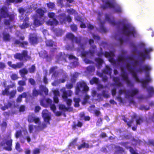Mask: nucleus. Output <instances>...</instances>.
Here are the masks:
<instances>
[{
    "mask_svg": "<svg viewBox=\"0 0 154 154\" xmlns=\"http://www.w3.org/2000/svg\"><path fill=\"white\" fill-rule=\"evenodd\" d=\"M126 66L136 81L141 83L142 87L146 88L149 97H152L154 95V88L152 86H149L148 87L146 86V85L152 81V79L149 75V72L151 70V66L148 64H145L142 67H140L137 69V72L141 73L144 71L146 73L145 79H142L140 80L138 77L136 73L134 71V68L132 67L129 63L126 64Z\"/></svg>",
    "mask_w": 154,
    "mask_h": 154,
    "instance_id": "obj_1",
    "label": "nucleus"
},
{
    "mask_svg": "<svg viewBox=\"0 0 154 154\" xmlns=\"http://www.w3.org/2000/svg\"><path fill=\"white\" fill-rule=\"evenodd\" d=\"M0 14L2 17L5 18L3 20L4 25L11 29L13 27L12 23L14 21V14H10L8 8L5 6H3L0 9Z\"/></svg>",
    "mask_w": 154,
    "mask_h": 154,
    "instance_id": "obj_2",
    "label": "nucleus"
},
{
    "mask_svg": "<svg viewBox=\"0 0 154 154\" xmlns=\"http://www.w3.org/2000/svg\"><path fill=\"white\" fill-rule=\"evenodd\" d=\"M13 140L10 134L5 136L2 141L0 143V147H4V149L8 151L12 150Z\"/></svg>",
    "mask_w": 154,
    "mask_h": 154,
    "instance_id": "obj_3",
    "label": "nucleus"
},
{
    "mask_svg": "<svg viewBox=\"0 0 154 154\" xmlns=\"http://www.w3.org/2000/svg\"><path fill=\"white\" fill-rule=\"evenodd\" d=\"M89 88L87 84L84 81H80L77 83L75 88V94L78 95L82 92H87L89 90Z\"/></svg>",
    "mask_w": 154,
    "mask_h": 154,
    "instance_id": "obj_4",
    "label": "nucleus"
},
{
    "mask_svg": "<svg viewBox=\"0 0 154 154\" xmlns=\"http://www.w3.org/2000/svg\"><path fill=\"white\" fill-rule=\"evenodd\" d=\"M122 30L123 34L126 36L132 35L134 37L135 35L136 34V32L134 28L128 24H123Z\"/></svg>",
    "mask_w": 154,
    "mask_h": 154,
    "instance_id": "obj_5",
    "label": "nucleus"
},
{
    "mask_svg": "<svg viewBox=\"0 0 154 154\" xmlns=\"http://www.w3.org/2000/svg\"><path fill=\"white\" fill-rule=\"evenodd\" d=\"M14 57L15 59L20 61L23 60L25 62L31 59V57L28 55V51L26 50H23L21 53H16L14 55Z\"/></svg>",
    "mask_w": 154,
    "mask_h": 154,
    "instance_id": "obj_6",
    "label": "nucleus"
},
{
    "mask_svg": "<svg viewBox=\"0 0 154 154\" xmlns=\"http://www.w3.org/2000/svg\"><path fill=\"white\" fill-rule=\"evenodd\" d=\"M121 76L122 78V79L126 82L128 86L130 87H134V83L131 82L129 79L127 73L123 69H121Z\"/></svg>",
    "mask_w": 154,
    "mask_h": 154,
    "instance_id": "obj_7",
    "label": "nucleus"
},
{
    "mask_svg": "<svg viewBox=\"0 0 154 154\" xmlns=\"http://www.w3.org/2000/svg\"><path fill=\"white\" fill-rule=\"evenodd\" d=\"M153 51V49L151 48H146L143 51V52H141L139 54L140 57L141 58V62H143L146 58L148 59L150 58L149 53Z\"/></svg>",
    "mask_w": 154,
    "mask_h": 154,
    "instance_id": "obj_8",
    "label": "nucleus"
},
{
    "mask_svg": "<svg viewBox=\"0 0 154 154\" xmlns=\"http://www.w3.org/2000/svg\"><path fill=\"white\" fill-rule=\"evenodd\" d=\"M66 37L67 38L71 41L72 42H74L77 44H80L82 40V37H75L74 35L71 32L67 33L66 35Z\"/></svg>",
    "mask_w": 154,
    "mask_h": 154,
    "instance_id": "obj_9",
    "label": "nucleus"
},
{
    "mask_svg": "<svg viewBox=\"0 0 154 154\" xmlns=\"http://www.w3.org/2000/svg\"><path fill=\"white\" fill-rule=\"evenodd\" d=\"M60 91L62 93V97L65 100H67L68 97L71 96L72 93V92L71 90L66 91L65 87L61 89Z\"/></svg>",
    "mask_w": 154,
    "mask_h": 154,
    "instance_id": "obj_10",
    "label": "nucleus"
},
{
    "mask_svg": "<svg viewBox=\"0 0 154 154\" xmlns=\"http://www.w3.org/2000/svg\"><path fill=\"white\" fill-rule=\"evenodd\" d=\"M42 116L44 121L46 122L47 124H50V121L51 119V116L48 113L47 110L45 109L42 111Z\"/></svg>",
    "mask_w": 154,
    "mask_h": 154,
    "instance_id": "obj_11",
    "label": "nucleus"
},
{
    "mask_svg": "<svg viewBox=\"0 0 154 154\" xmlns=\"http://www.w3.org/2000/svg\"><path fill=\"white\" fill-rule=\"evenodd\" d=\"M116 3L115 0H111V2L107 1L105 2V5H103L101 6V8L103 9L108 8H113Z\"/></svg>",
    "mask_w": 154,
    "mask_h": 154,
    "instance_id": "obj_12",
    "label": "nucleus"
},
{
    "mask_svg": "<svg viewBox=\"0 0 154 154\" xmlns=\"http://www.w3.org/2000/svg\"><path fill=\"white\" fill-rule=\"evenodd\" d=\"M29 18L27 16H26L22 20H20L23 22L22 24L19 26L21 29H24L29 27L30 26V23H29Z\"/></svg>",
    "mask_w": 154,
    "mask_h": 154,
    "instance_id": "obj_13",
    "label": "nucleus"
},
{
    "mask_svg": "<svg viewBox=\"0 0 154 154\" xmlns=\"http://www.w3.org/2000/svg\"><path fill=\"white\" fill-rule=\"evenodd\" d=\"M45 19L41 17H35L34 20V24L35 26H39L43 24Z\"/></svg>",
    "mask_w": 154,
    "mask_h": 154,
    "instance_id": "obj_14",
    "label": "nucleus"
},
{
    "mask_svg": "<svg viewBox=\"0 0 154 154\" xmlns=\"http://www.w3.org/2000/svg\"><path fill=\"white\" fill-rule=\"evenodd\" d=\"M29 43L32 45H36L39 42L38 38L36 35L31 36L29 38Z\"/></svg>",
    "mask_w": 154,
    "mask_h": 154,
    "instance_id": "obj_15",
    "label": "nucleus"
},
{
    "mask_svg": "<svg viewBox=\"0 0 154 154\" xmlns=\"http://www.w3.org/2000/svg\"><path fill=\"white\" fill-rule=\"evenodd\" d=\"M115 148L114 154H127L123 148L119 146H115Z\"/></svg>",
    "mask_w": 154,
    "mask_h": 154,
    "instance_id": "obj_16",
    "label": "nucleus"
},
{
    "mask_svg": "<svg viewBox=\"0 0 154 154\" xmlns=\"http://www.w3.org/2000/svg\"><path fill=\"white\" fill-rule=\"evenodd\" d=\"M2 38L5 42H9L11 39V35L9 33L6 31H4L2 33Z\"/></svg>",
    "mask_w": 154,
    "mask_h": 154,
    "instance_id": "obj_17",
    "label": "nucleus"
},
{
    "mask_svg": "<svg viewBox=\"0 0 154 154\" xmlns=\"http://www.w3.org/2000/svg\"><path fill=\"white\" fill-rule=\"evenodd\" d=\"M139 93V90L137 89L134 88L131 90L130 91H129L128 93V97H133L134 95L137 94Z\"/></svg>",
    "mask_w": 154,
    "mask_h": 154,
    "instance_id": "obj_18",
    "label": "nucleus"
},
{
    "mask_svg": "<svg viewBox=\"0 0 154 154\" xmlns=\"http://www.w3.org/2000/svg\"><path fill=\"white\" fill-rule=\"evenodd\" d=\"M57 61L59 63L60 61H63L66 62H67L66 56L65 55H63L61 53H59L58 55L57 56Z\"/></svg>",
    "mask_w": 154,
    "mask_h": 154,
    "instance_id": "obj_19",
    "label": "nucleus"
},
{
    "mask_svg": "<svg viewBox=\"0 0 154 154\" xmlns=\"http://www.w3.org/2000/svg\"><path fill=\"white\" fill-rule=\"evenodd\" d=\"M94 60L97 63L96 66L98 68H100L102 66V64L104 63L103 60L99 57H96L95 58Z\"/></svg>",
    "mask_w": 154,
    "mask_h": 154,
    "instance_id": "obj_20",
    "label": "nucleus"
},
{
    "mask_svg": "<svg viewBox=\"0 0 154 154\" xmlns=\"http://www.w3.org/2000/svg\"><path fill=\"white\" fill-rule=\"evenodd\" d=\"M112 69L110 68L109 66L107 65L106 66L105 68L103 69L102 72L103 73L111 75L112 73Z\"/></svg>",
    "mask_w": 154,
    "mask_h": 154,
    "instance_id": "obj_21",
    "label": "nucleus"
},
{
    "mask_svg": "<svg viewBox=\"0 0 154 154\" xmlns=\"http://www.w3.org/2000/svg\"><path fill=\"white\" fill-rule=\"evenodd\" d=\"M37 14L39 15L38 17H41V18L45 19L46 17V16H44L45 11L41 8H38L36 10Z\"/></svg>",
    "mask_w": 154,
    "mask_h": 154,
    "instance_id": "obj_22",
    "label": "nucleus"
},
{
    "mask_svg": "<svg viewBox=\"0 0 154 154\" xmlns=\"http://www.w3.org/2000/svg\"><path fill=\"white\" fill-rule=\"evenodd\" d=\"M79 116L80 120H84L85 121H89L90 119V117L89 116H85V113L84 112H81Z\"/></svg>",
    "mask_w": 154,
    "mask_h": 154,
    "instance_id": "obj_23",
    "label": "nucleus"
},
{
    "mask_svg": "<svg viewBox=\"0 0 154 154\" xmlns=\"http://www.w3.org/2000/svg\"><path fill=\"white\" fill-rule=\"evenodd\" d=\"M105 18L106 20L108 21L110 24L113 25H117L114 19H113L112 20H111L108 14H106ZM113 19H114L113 18Z\"/></svg>",
    "mask_w": 154,
    "mask_h": 154,
    "instance_id": "obj_24",
    "label": "nucleus"
},
{
    "mask_svg": "<svg viewBox=\"0 0 154 154\" xmlns=\"http://www.w3.org/2000/svg\"><path fill=\"white\" fill-rule=\"evenodd\" d=\"M47 23L48 25L51 26L54 25H57L58 24V22L55 18H54L52 21L48 20L47 22Z\"/></svg>",
    "mask_w": 154,
    "mask_h": 154,
    "instance_id": "obj_25",
    "label": "nucleus"
},
{
    "mask_svg": "<svg viewBox=\"0 0 154 154\" xmlns=\"http://www.w3.org/2000/svg\"><path fill=\"white\" fill-rule=\"evenodd\" d=\"M113 8L114 9L116 13H120L122 12V9L121 6L116 2V3Z\"/></svg>",
    "mask_w": 154,
    "mask_h": 154,
    "instance_id": "obj_26",
    "label": "nucleus"
},
{
    "mask_svg": "<svg viewBox=\"0 0 154 154\" xmlns=\"http://www.w3.org/2000/svg\"><path fill=\"white\" fill-rule=\"evenodd\" d=\"M18 11L19 13L21 14V16L20 17V20H22L23 18V15L26 12V10L22 7H20L18 9Z\"/></svg>",
    "mask_w": 154,
    "mask_h": 154,
    "instance_id": "obj_27",
    "label": "nucleus"
},
{
    "mask_svg": "<svg viewBox=\"0 0 154 154\" xmlns=\"http://www.w3.org/2000/svg\"><path fill=\"white\" fill-rule=\"evenodd\" d=\"M66 14L64 13L59 14L58 16V19L61 23H65Z\"/></svg>",
    "mask_w": 154,
    "mask_h": 154,
    "instance_id": "obj_28",
    "label": "nucleus"
},
{
    "mask_svg": "<svg viewBox=\"0 0 154 154\" xmlns=\"http://www.w3.org/2000/svg\"><path fill=\"white\" fill-rule=\"evenodd\" d=\"M89 145L88 143H86L84 142L79 145L77 149L78 150H80L82 148H89Z\"/></svg>",
    "mask_w": 154,
    "mask_h": 154,
    "instance_id": "obj_29",
    "label": "nucleus"
},
{
    "mask_svg": "<svg viewBox=\"0 0 154 154\" xmlns=\"http://www.w3.org/2000/svg\"><path fill=\"white\" fill-rule=\"evenodd\" d=\"M17 94V91L16 90H13L9 91L8 96L10 99L14 98Z\"/></svg>",
    "mask_w": 154,
    "mask_h": 154,
    "instance_id": "obj_30",
    "label": "nucleus"
},
{
    "mask_svg": "<svg viewBox=\"0 0 154 154\" xmlns=\"http://www.w3.org/2000/svg\"><path fill=\"white\" fill-rule=\"evenodd\" d=\"M78 76V73L77 72H75L72 75L70 79V81L72 83H74L76 82Z\"/></svg>",
    "mask_w": 154,
    "mask_h": 154,
    "instance_id": "obj_31",
    "label": "nucleus"
},
{
    "mask_svg": "<svg viewBox=\"0 0 154 154\" xmlns=\"http://www.w3.org/2000/svg\"><path fill=\"white\" fill-rule=\"evenodd\" d=\"M104 55L105 57L106 58H109L111 57H113L114 56V54L112 51H110L108 52L105 51L104 54Z\"/></svg>",
    "mask_w": 154,
    "mask_h": 154,
    "instance_id": "obj_32",
    "label": "nucleus"
},
{
    "mask_svg": "<svg viewBox=\"0 0 154 154\" xmlns=\"http://www.w3.org/2000/svg\"><path fill=\"white\" fill-rule=\"evenodd\" d=\"M59 108L60 110L64 111H68L69 109L70 108L69 107H66V106L63 104L59 105Z\"/></svg>",
    "mask_w": 154,
    "mask_h": 154,
    "instance_id": "obj_33",
    "label": "nucleus"
},
{
    "mask_svg": "<svg viewBox=\"0 0 154 154\" xmlns=\"http://www.w3.org/2000/svg\"><path fill=\"white\" fill-rule=\"evenodd\" d=\"M27 70L25 68H23L19 70V72L22 77H24V76L28 73Z\"/></svg>",
    "mask_w": 154,
    "mask_h": 154,
    "instance_id": "obj_34",
    "label": "nucleus"
},
{
    "mask_svg": "<svg viewBox=\"0 0 154 154\" xmlns=\"http://www.w3.org/2000/svg\"><path fill=\"white\" fill-rule=\"evenodd\" d=\"M41 94L40 93L39 91L36 89L35 88H34L32 91V96L33 97H37L39 94Z\"/></svg>",
    "mask_w": 154,
    "mask_h": 154,
    "instance_id": "obj_35",
    "label": "nucleus"
},
{
    "mask_svg": "<svg viewBox=\"0 0 154 154\" xmlns=\"http://www.w3.org/2000/svg\"><path fill=\"white\" fill-rule=\"evenodd\" d=\"M73 101L75 102L74 106L75 107H78L79 106V103L80 99L79 98H73Z\"/></svg>",
    "mask_w": 154,
    "mask_h": 154,
    "instance_id": "obj_36",
    "label": "nucleus"
},
{
    "mask_svg": "<svg viewBox=\"0 0 154 154\" xmlns=\"http://www.w3.org/2000/svg\"><path fill=\"white\" fill-rule=\"evenodd\" d=\"M90 82L92 85L94 84H98L99 83V79L95 77H94L90 80Z\"/></svg>",
    "mask_w": 154,
    "mask_h": 154,
    "instance_id": "obj_37",
    "label": "nucleus"
},
{
    "mask_svg": "<svg viewBox=\"0 0 154 154\" xmlns=\"http://www.w3.org/2000/svg\"><path fill=\"white\" fill-rule=\"evenodd\" d=\"M9 89L8 88H6L4 90L2 91V94L3 96H8L9 95Z\"/></svg>",
    "mask_w": 154,
    "mask_h": 154,
    "instance_id": "obj_38",
    "label": "nucleus"
},
{
    "mask_svg": "<svg viewBox=\"0 0 154 154\" xmlns=\"http://www.w3.org/2000/svg\"><path fill=\"white\" fill-rule=\"evenodd\" d=\"M40 88L41 90L45 93V94L46 95H48V89L45 86L42 85L40 86Z\"/></svg>",
    "mask_w": 154,
    "mask_h": 154,
    "instance_id": "obj_39",
    "label": "nucleus"
},
{
    "mask_svg": "<svg viewBox=\"0 0 154 154\" xmlns=\"http://www.w3.org/2000/svg\"><path fill=\"white\" fill-rule=\"evenodd\" d=\"M77 140L78 138H76L74 139H72V141L69 143V146L75 147V145H76V144Z\"/></svg>",
    "mask_w": 154,
    "mask_h": 154,
    "instance_id": "obj_40",
    "label": "nucleus"
},
{
    "mask_svg": "<svg viewBox=\"0 0 154 154\" xmlns=\"http://www.w3.org/2000/svg\"><path fill=\"white\" fill-rule=\"evenodd\" d=\"M46 46L48 47H52L54 44V42L51 40H47L45 41Z\"/></svg>",
    "mask_w": 154,
    "mask_h": 154,
    "instance_id": "obj_41",
    "label": "nucleus"
},
{
    "mask_svg": "<svg viewBox=\"0 0 154 154\" xmlns=\"http://www.w3.org/2000/svg\"><path fill=\"white\" fill-rule=\"evenodd\" d=\"M136 125H140L143 122V119L141 117H139L136 119Z\"/></svg>",
    "mask_w": 154,
    "mask_h": 154,
    "instance_id": "obj_42",
    "label": "nucleus"
},
{
    "mask_svg": "<svg viewBox=\"0 0 154 154\" xmlns=\"http://www.w3.org/2000/svg\"><path fill=\"white\" fill-rule=\"evenodd\" d=\"M117 60L119 62H123L125 60V59L124 56L121 55L118 56Z\"/></svg>",
    "mask_w": 154,
    "mask_h": 154,
    "instance_id": "obj_43",
    "label": "nucleus"
},
{
    "mask_svg": "<svg viewBox=\"0 0 154 154\" xmlns=\"http://www.w3.org/2000/svg\"><path fill=\"white\" fill-rule=\"evenodd\" d=\"M87 71L89 72H94L95 70V67L94 66H89L86 68Z\"/></svg>",
    "mask_w": 154,
    "mask_h": 154,
    "instance_id": "obj_44",
    "label": "nucleus"
},
{
    "mask_svg": "<svg viewBox=\"0 0 154 154\" xmlns=\"http://www.w3.org/2000/svg\"><path fill=\"white\" fill-rule=\"evenodd\" d=\"M36 68L35 65H32L31 67L29 68V72L30 73H34L35 70Z\"/></svg>",
    "mask_w": 154,
    "mask_h": 154,
    "instance_id": "obj_45",
    "label": "nucleus"
},
{
    "mask_svg": "<svg viewBox=\"0 0 154 154\" xmlns=\"http://www.w3.org/2000/svg\"><path fill=\"white\" fill-rule=\"evenodd\" d=\"M28 45L29 43L27 41H23L21 42L20 46L22 48H25Z\"/></svg>",
    "mask_w": 154,
    "mask_h": 154,
    "instance_id": "obj_46",
    "label": "nucleus"
},
{
    "mask_svg": "<svg viewBox=\"0 0 154 154\" xmlns=\"http://www.w3.org/2000/svg\"><path fill=\"white\" fill-rule=\"evenodd\" d=\"M70 27L71 30L73 32H76L77 30V26L76 25L74 24H71Z\"/></svg>",
    "mask_w": 154,
    "mask_h": 154,
    "instance_id": "obj_47",
    "label": "nucleus"
},
{
    "mask_svg": "<svg viewBox=\"0 0 154 154\" xmlns=\"http://www.w3.org/2000/svg\"><path fill=\"white\" fill-rule=\"evenodd\" d=\"M91 47L93 48V50H90L89 51V52L91 55H93L95 53V49L96 48V47L95 45H92L91 46Z\"/></svg>",
    "mask_w": 154,
    "mask_h": 154,
    "instance_id": "obj_48",
    "label": "nucleus"
},
{
    "mask_svg": "<svg viewBox=\"0 0 154 154\" xmlns=\"http://www.w3.org/2000/svg\"><path fill=\"white\" fill-rule=\"evenodd\" d=\"M129 143L128 142H121L120 144L124 146L126 149H129L131 146H128V144Z\"/></svg>",
    "mask_w": 154,
    "mask_h": 154,
    "instance_id": "obj_49",
    "label": "nucleus"
},
{
    "mask_svg": "<svg viewBox=\"0 0 154 154\" xmlns=\"http://www.w3.org/2000/svg\"><path fill=\"white\" fill-rule=\"evenodd\" d=\"M24 65L23 63V62H18L15 64L16 67L14 68V69H16L17 68H20L22 67Z\"/></svg>",
    "mask_w": 154,
    "mask_h": 154,
    "instance_id": "obj_50",
    "label": "nucleus"
},
{
    "mask_svg": "<svg viewBox=\"0 0 154 154\" xmlns=\"http://www.w3.org/2000/svg\"><path fill=\"white\" fill-rule=\"evenodd\" d=\"M90 97L88 95L86 94L84 97L83 100L82 102L83 104H85L87 102L89 99Z\"/></svg>",
    "mask_w": 154,
    "mask_h": 154,
    "instance_id": "obj_51",
    "label": "nucleus"
},
{
    "mask_svg": "<svg viewBox=\"0 0 154 154\" xmlns=\"http://www.w3.org/2000/svg\"><path fill=\"white\" fill-rule=\"evenodd\" d=\"M47 7L49 8L53 9L55 7L54 4L52 2H49L47 4Z\"/></svg>",
    "mask_w": 154,
    "mask_h": 154,
    "instance_id": "obj_52",
    "label": "nucleus"
},
{
    "mask_svg": "<svg viewBox=\"0 0 154 154\" xmlns=\"http://www.w3.org/2000/svg\"><path fill=\"white\" fill-rule=\"evenodd\" d=\"M23 0H7V3L11 2V3H18L22 2Z\"/></svg>",
    "mask_w": 154,
    "mask_h": 154,
    "instance_id": "obj_53",
    "label": "nucleus"
},
{
    "mask_svg": "<svg viewBox=\"0 0 154 154\" xmlns=\"http://www.w3.org/2000/svg\"><path fill=\"white\" fill-rule=\"evenodd\" d=\"M35 117L32 115H29L28 117V121L29 123L33 122Z\"/></svg>",
    "mask_w": 154,
    "mask_h": 154,
    "instance_id": "obj_54",
    "label": "nucleus"
},
{
    "mask_svg": "<svg viewBox=\"0 0 154 154\" xmlns=\"http://www.w3.org/2000/svg\"><path fill=\"white\" fill-rule=\"evenodd\" d=\"M102 118H100L98 119L97 122H96V126H100L102 125Z\"/></svg>",
    "mask_w": 154,
    "mask_h": 154,
    "instance_id": "obj_55",
    "label": "nucleus"
},
{
    "mask_svg": "<svg viewBox=\"0 0 154 154\" xmlns=\"http://www.w3.org/2000/svg\"><path fill=\"white\" fill-rule=\"evenodd\" d=\"M102 94L103 97L106 98H108L109 96V94H108V92L104 90L102 91Z\"/></svg>",
    "mask_w": 154,
    "mask_h": 154,
    "instance_id": "obj_56",
    "label": "nucleus"
},
{
    "mask_svg": "<svg viewBox=\"0 0 154 154\" xmlns=\"http://www.w3.org/2000/svg\"><path fill=\"white\" fill-rule=\"evenodd\" d=\"M18 84L20 86H23L26 85L25 80H20L18 82Z\"/></svg>",
    "mask_w": 154,
    "mask_h": 154,
    "instance_id": "obj_57",
    "label": "nucleus"
},
{
    "mask_svg": "<svg viewBox=\"0 0 154 154\" xmlns=\"http://www.w3.org/2000/svg\"><path fill=\"white\" fill-rule=\"evenodd\" d=\"M67 12L69 14H73L75 13V11L73 8H70L67 9Z\"/></svg>",
    "mask_w": 154,
    "mask_h": 154,
    "instance_id": "obj_58",
    "label": "nucleus"
},
{
    "mask_svg": "<svg viewBox=\"0 0 154 154\" xmlns=\"http://www.w3.org/2000/svg\"><path fill=\"white\" fill-rule=\"evenodd\" d=\"M29 130L30 133H32V132L34 128H36V126L32 125H29Z\"/></svg>",
    "mask_w": 154,
    "mask_h": 154,
    "instance_id": "obj_59",
    "label": "nucleus"
},
{
    "mask_svg": "<svg viewBox=\"0 0 154 154\" xmlns=\"http://www.w3.org/2000/svg\"><path fill=\"white\" fill-rule=\"evenodd\" d=\"M109 61L112 63L113 65H116V60L112 57H111L109 59Z\"/></svg>",
    "mask_w": 154,
    "mask_h": 154,
    "instance_id": "obj_60",
    "label": "nucleus"
},
{
    "mask_svg": "<svg viewBox=\"0 0 154 154\" xmlns=\"http://www.w3.org/2000/svg\"><path fill=\"white\" fill-rule=\"evenodd\" d=\"M129 149L131 154H139L137 152L136 149L134 150L131 147Z\"/></svg>",
    "mask_w": 154,
    "mask_h": 154,
    "instance_id": "obj_61",
    "label": "nucleus"
},
{
    "mask_svg": "<svg viewBox=\"0 0 154 154\" xmlns=\"http://www.w3.org/2000/svg\"><path fill=\"white\" fill-rule=\"evenodd\" d=\"M57 68L58 67L57 66H55L51 67L49 70V73L50 74H51L54 71H55V70L57 69Z\"/></svg>",
    "mask_w": 154,
    "mask_h": 154,
    "instance_id": "obj_62",
    "label": "nucleus"
},
{
    "mask_svg": "<svg viewBox=\"0 0 154 154\" xmlns=\"http://www.w3.org/2000/svg\"><path fill=\"white\" fill-rule=\"evenodd\" d=\"M29 82L32 85H35V82L32 78H29Z\"/></svg>",
    "mask_w": 154,
    "mask_h": 154,
    "instance_id": "obj_63",
    "label": "nucleus"
},
{
    "mask_svg": "<svg viewBox=\"0 0 154 154\" xmlns=\"http://www.w3.org/2000/svg\"><path fill=\"white\" fill-rule=\"evenodd\" d=\"M11 79L13 80H17L18 78L17 75L15 74H12L11 76Z\"/></svg>",
    "mask_w": 154,
    "mask_h": 154,
    "instance_id": "obj_64",
    "label": "nucleus"
}]
</instances>
